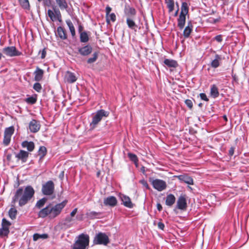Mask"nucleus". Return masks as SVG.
<instances>
[{
	"label": "nucleus",
	"instance_id": "f257e3e1",
	"mask_svg": "<svg viewBox=\"0 0 249 249\" xmlns=\"http://www.w3.org/2000/svg\"><path fill=\"white\" fill-rule=\"evenodd\" d=\"M35 190L30 185L24 188L20 187L17 189L12 197V203L18 202L19 207H23L27 204L34 197Z\"/></svg>",
	"mask_w": 249,
	"mask_h": 249
},
{
	"label": "nucleus",
	"instance_id": "f03ea898",
	"mask_svg": "<svg viewBox=\"0 0 249 249\" xmlns=\"http://www.w3.org/2000/svg\"><path fill=\"white\" fill-rule=\"evenodd\" d=\"M66 204L67 201L66 200L55 205L50 203L38 212V216L41 218L49 216L50 219H53L61 213Z\"/></svg>",
	"mask_w": 249,
	"mask_h": 249
},
{
	"label": "nucleus",
	"instance_id": "7ed1b4c3",
	"mask_svg": "<svg viewBox=\"0 0 249 249\" xmlns=\"http://www.w3.org/2000/svg\"><path fill=\"white\" fill-rule=\"evenodd\" d=\"M89 245V236L87 234L82 233L76 238L72 249H86Z\"/></svg>",
	"mask_w": 249,
	"mask_h": 249
},
{
	"label": "nucleus",
	"instance_id": "20e7f679",
	"mask_svg": "<svg viewBox=\"0 0 249 249\" xmlns=\"http://www.w3.org/2000/svg\"><path fill=\"white\" fill-rule=\"evenodd\" d=\"M109 115V112L104 109L98 110L96 114L93 116L92 120L90 123V129H94L101 121L104 117H107Z\"/></svg>",
	"mask_w": 249,
	"mask_h": 249
},
{
	"label": "nucleus",
	"instance_id": "39448f33",
	"mask_svg": "<svg viewBox=\"0 0 249 249\" xmlns=\"http://www.w3.org/2000/svg\"><path fill=\"white\" fill-rule=\"evenodd\" d=\"M2 52L4 54L8 57H15L20 56L22 53L17 50L15 46H8L3 48Z\"/></svg>",
	"mask_w": 249,
	"mask_h": 249
},
{
	"label": "nucleus",
	"instance_id": "423d86ee",
	"mask_svg": "<svg viewBox=\"0 0 249 249\" xmlns=\"http://www.w3.org/2000/svg\"><path fill=\"white\" fill-rule=\"evenodd\" d=\"M149 181L153 188L159 192L164 190L167 187L166 182L162 179L150 178Z\"/></svg>",
	"mask_w": 249,
	"mask_h": 249
},
{
	"label": "nucleus",
	"instance_id": "0eeeda50",
	"mask_svg": "<svg viewBox=\"0 0 249 249\" xmlns=\"http://www.w3.org/2000/svg\"><path fill=\"white\" fill-rule=\"evenodd\" d=\"M109 242L108 236L105 233L99 232L95 236L93 243L97 245H107Z\"/></svg>",
	"mask_w": 249,
	"mask_h": 249
},
{
	"label": "nucleus",
	"instance_id": "6e6552de",
	"mask_svg": "<svg viewBox=\"0 0 249 249\" xmlns=\"http://www.w3.org/2000/svg\"><path fill=\"white\" fill-rule=\"evenodd\" d=\"M54 191V184L53 181L49 180L42 185L41 191L43 195L50 196L53 194Z\"/></svg>",
	"mask_w": 249,
	"mask_h": 249
},
{
	"label": "nucleus",
	"instance_id": "1a4fd4ad",
	"mask_svg": "<svg viewBox=\"0 0 249 249\" xmlns=\"http://www.w3.org/2000/svg\"><path fill=\"white\" fill-rule=\"evenodd\" d=\"M92 51V48L91 46L89 45H87L81 47H79L78 48V52L82 56H87L89 55L91 53Z\"/></svg>",
	"mask_w": 249,
	"mask_h": 249
},
{
	"label": "nucleus",
	"instance_id": "9d476101",
	"mask_svg": "<svg viewBox=\"0 0 249 249\" xmlns=\"http://www.w3.org/2000/svg\"><path fill=\"white\" fill-rule=\"evenodd\" d=\"M40 125L39 123L36 120H32L29 123V128L32 133H36L40 129Z\"/></svg>",
	"mask_w": 249,
	"mask_h": 249
},
{
	"label": "nucleus",
	"instance_id": "9b49d317",
	"mask_svg": "<svg viewBox=\"0 0 249 249\" xmlns=\"http://www.w3.org/2000/svg\"><path fill=\"white\" fill-rule=\"evenodd\" d=\"M112 9L109 6H107L106 8V20L107 23H109L110 21L114 22L116 20V15L114 13L110 14Z\"/></svg>",
	"mask_w": 249,
	"mask_h": 249
},
{
	"label": "nucleus",
	"instance_id": "f8f14e48",
	"mask_svg": "<svg viewBox=\"0 0 249 249\" xmlns=\"http://www.w3.org/2000/svg\"><path fill=\"white\" fill-rule=\"evenodd\" d=\"M104 204L106 206L114 207L117 204V200L115 196H109L104 198Z\"/></svg>",
	"mask_w": 249,
	"mask_h": 249
},
{
	"label": "nucleus",
	"instance_id": "ddd939ff",
	"mask_svg": "<svg viewBox=\"0 0 249 249\" xmlns=\"http://www.w3.org/2000/svg\"><path fill=\"white\" fill-rule=\"evenodd\" d=\"M124 13L127 18H133L136 14V10L129 5H125L124 9Z\"/></svg>",
	"mask_w": 249,
	"mask_h": 249
},
{
	"label": "nucleus",
	"instance_id": "4468645a",
	"mask_svg": "<svg viewBox=\"0 0 249 249\" xmlns=\"http://www.w3.org/2000/svg\"><path fill=\"white\" fill-rule=\"evenodd\" d=\"M29 155L28 152L20 150L19 153L16 155V158L18 160H21L23 162H25L27 160Z\"/></svg>",
	"mask_w": 249,
	"mask_h": 249
},
{
	"label": "nucleus",
	"instance_id": "2eb2a0df",
	"mask_svg": "<svg viewBox=\"0 0 249 249\" xmlns=\"http://www.w3.org/2000/svg\"><path fill=\"white\" fill-rule=\"evenodd\" d=\"M120 198L124 206L129 208H132L133 207V205L130 200V198L128 196L121 194L120 195Z\"/></svg>",
	"mask_w": 249,
	"mask_h": 249
},
{
	"label": "nucleus",
	"instance_id": "dca6fc26",
	"mask_svg": "<svg viewBox=\"0 0 249 249\" xmlns=\"http://www.w3.org/2000/svg\"><path fill=\"white\" fill-rule=\"evenodd\" d=\"M177 207L180 210H185L187 207L186 200L184 196H181L177 201Z\"/></svg>",
	"mask_w": 249,
	"mask_h": 249
},
{
	"label": "nucleus",
	"instance_id": "f3484780",
	"mask_svg": "<svg viewBox=\"0 0 249 249\" xmlns=\"http://www.w3.org/2000/svg\"><path fill=\"white\" fill-rule=\"evenodd\" d=\"M21 146L23 148H26L29 152H32L35 149V144L33 142H28L27 141H23L21 143Z\"/></svg>",
	"mask_w": 249,
	"mask_h": 249
},
{
	"label": "nucleus",
	"instance_id": "a211bd4d",
	"mask_svg": "<svg viewBox=\"0 0 249 249\" xmlns=\"http://www.w3.org/2000/svg\"><path fill=\"white\" fill-rule=\"evenodd\" d=\"M181 181L184 182L188 184H193V178L187 175H179L177 177Z\"/></svg>",
	"mask_w": 249,
	"mask_h": 249
},
{
	"label": "nucleus",
	"instance_id": "6ab92c4d",
	"mask_svg": "<svg viewBox=\"0 0 249 249\" xmlns=\"http://www.w3.org/2000/svg\"><path fill=\"white\" fill-rule=\"evenodd\" d=\"M193 25L191 21H189L187 23V25L183 31V36L185 38H188L189 37L191 33L193 30Z\"/></svg>",
	"mask_w": 249,
	"mask_h": 249
},
{
	"label": "nucleus",
	"instance_id": "aec40b11",
	"mask_svg": "<svg viewBox=\"0 0 249 249\" xmlns=\"http://www.w3.org/2000/svg\"><path fill=\"white\" fill-rule=\"evenodd\" d=\"M65 80L69 83H72L75 82L77 78L75 74L70 71H67L65 75Z\"/></svg>",
	"mask_w": 249,
	"mask_h": 249
},
{
	"label": "nucleus",
	"instance_id": "412c9836",
	"mask_svg": "<svg viewBox=\"0 0 249 249\" xmlns=\"http://www.w3.org/2000/svg\"><path fill=\"white\" fill-rule=\"evenodd\" d=\"M44 74V71L37 67L36 70L34 72V79L36 81H40L42 80Z\"/></svg>",
	"mask_w": 249,
	"mask_h": 249
},
{
	"label": "nucleus",
	"instance_id": "4be33fe9",
	"mask_svg": "<svg viewBox=\"0 0 249 249\" xmlns=\"http://www.w3.org/2000/svg\"><path fill=\"white\" fill-rule=\"evenodd\" d=\"M126 22L129 28L135 31H136L138 27L134 20L133 18H127Z\"/></svg>",
	"mask_w": 249,
	"mask_h": 249
},
{
	"label": "nucleus",
	"instance_id": "5701e85b",
	"mask_svg": "<svg viewBox=\"0 0 249 249\" xmlns=\"http://www.w3.org/2000/svg\"><path fill=\"white\" fill-rule=\"evenodd\" d=\"M58 36L62 40H65L67 38V34L65 30L61 26H59L57 29Z\"/></svg>",
	"mask_w": 249,
	"mask_h": 249
},
{
	"label": "nucleus",
	"instance_id": "b1692460",
	"mask_svg": "<svg viewBox=\"0 0 249 249\" xmlns=\"http://www.w3.org/2000/svg\"><path fill=\"white\" fill-rule=\"evenodd\" d=\"M56 3L61 10H66L68 7L67 0H55Z\"/></svg>",
	"mask_w": 249,
	"mask_h": 249
},
{
	"label": "nucleus",
	"instance_id": "393cba45",
	"mask_svg": "<svg viewBox=\"0 0 249 249\" xmlns=\"http://www.w3.org/2000/svg\"><path fill=\"white\" fill-rule=\"evenodd\" d=\"M186 16L179 15L178 18V27L180 30H182L184 28Z\"/></svg>",
	"mask_w": 249,
	"mask_h": 249
},
{
	"label": "nucleus",
	"instance_id": "a878e982",
	"mask_svg": "<svg viewBox=\"0 0 249 249\" xmlns=\"http://www.w3.org/2000/svg\"><path fill=\"white\" fill-rule=\"evenodd\" d=\"M176 198L175 196L172 194L168 195L166 197L165 203L168 206H172L175 203Z\"/></svg>",
	"mask_w": 249,
	"mask_h": 249
},
{
	"label": "nucleus",
	"instance_id": "bb28decb",
	"mask_svg": "<svg viewBox=\"0 0 249 249\" xmlns=\"http://www.w3.org/2000/svg\"><path fill=\"white\" fill-rule=\"evenodd\" d=\"M164 63L169 67L176 68L178 66L177 61L172 59H165Z\"/></svg>",
	"mask_w": 249,
	"mask_h": 249
},
{
	"label": "nucleus",
	"instance_id": "cd10ccee",
	"mask_svg": "<svg viewBox=\"0 0 249 249\" xmlns=\"http://www.w3.org/2000/svg\"><path fill=\"white\" fill-rule=\"evenodd\" d=\"M14 204L12 205V207L10 208L8 212L9 216L12 219H15L17 214V210L15 208Z\"/></svg>",
	"mask_w": 249,
	"mask_h": 249
},
{
	"label": "nucleus",
	"instance_id": "c85d7f7f",
	"mask_svg": "<svg viewBox=\"0 0 249 249\" xmlns=\"http://www.w3.org/2000/svg\"><path fill=\"white\" fill-rule=\"evenodd\" d=\"M211 95L214 98H216L219 95L218 88L215 85L212 86L211 88Z\"/></svg>",
	"mask_w": 249,
	"mask_h": 249
},
{
	"label": "nucleus",
	"instance_id": "c756f323",
	"mask_svg": "<svg viewBox=\"0 0 249 249\" xmlns=\"http://www.w3.org/2000/svg\"><path fill=\"white\" fill-rule=\"evenodd\" d=\"M188 4L185 2H182V4H181V12H180L179 15H184V16H186V15L188 14Z\"/></svg>",
	"mask_w": 249,
	"mask_h": 249
},
{
	"label": "nucleus",
	"instance_id": "7c9ffc66",
	"mask_svg": "<svg viewBox=\"0 0 249 249\" xmlns=\"http://www.w3.org/2000/svg\"><path fill=\"white\" fill-rule=\"evenodd\" d=\"M66 22L68 26L69 27V30L71 32L72 36V37L75 36V28H74V27L72 22L70 19H68L66 21Z\"/></svg>",
	"mask_w": 249,
	"mask_h": 249
},
{
	"label": "nucleus",
	"instance_id": "2f4dec72",
	"mask_svg": "<svg viewBox=\"0 0 249 249\" xmlns=\"http://www.w3.org/2000/svg\"><path fill=\"white\" fill-rule=\"evenodd\" d=\"M87 216L90 219H94L96 218H99L101 215V213L100 212H96L94 211L88 212L86 213Z\"/></svg>",
	"mask_w": 249,
	"mask_h": 249
},
{
	"label": "nucleus",
	"instance_id": "473e14b6",
	"mask_svg": "<svg viewBox=\"0 0 249 249\" xmlns=\"http://www.w3.org/2000/svg\"><path fill=\"white\" fill-rule=\"evenodd\" d=\"M221 57L219 55H215L214 59L211 62V66L214 68H217L219 66V61Z\"/></svg>",
	"mask_w": 249,
	"mask_h": 249
},
{
	"label": "nucleus",
	"instance_id": "72a5a7b5",
	"mask_svg": "<svg viewBox=\"0 0 249 249\" xmlns=\"http://www.w3.org/2000/svg\"><path fill=\"white\" fill-rule=\"evenodd\" d=\"M80 40L82 43H86L89 40V36L86 32H83L80 34Z\"/></svg>",
	"mask_w": 249,
	"mask_h": 249
},
{
	"label": "nucleus",
	"instance_id": "f704fd0d",
	"mask_svg": "<svg viewBox=\"0 0 249 249\" xmlns=\"http://www.w3.org/2000/svg\"><path fill=\"white\" fill-rule=\"evenodd\" d=\"M165 3L167 5V7L168 9L169 13L172 12L174 9V0H165Z\"/></svg>",
	"mask_w": 249,
	"mask_h": 249
},
{
	"label": "nucleus",
	"instance_id": "c9c22d12",
	"mask_svg": "<svg viewBox=\"0 0 249 249\" xmlns=\"http://www.w3.org/2000/svg\"><path fill=\"white\" fill-rule=\"evenodd\" d=\"M47 200V199L45 197H43L39 199L38 201H37L36 204V207L38 209H41L44 206Z\"/></svg>",
	"mask_w": 249,
	"mask_h": 249
},
{
	"label": "nucleus",
	"instance_id": "e433bc0d",
	"mask_svg": "<svg viewBox=\"0 0 249 249\" xmlns=\"http://www.w3.org/2000/svg\"><path fill=\"white\" fill-rule=\"evenodd\" d=\"M98 53L97 52L94 53L93 54H92V57L90 58H89L88 59V60H87L88 63L91 64V63L95 62L96 61V60L98 58Z\"/></svg>",
	"mask_w": 249,
	"mask_h": 249
},
{
	"label": "nucleus",
	"instance_id": "4c0bfd02",
	"mask_svg": "<svg viewBox=\"0 0 249 249\" xmlns=\"http://www.w3.org/2000/svg\"><path fill=\"white\" fill-rule=\"evenodd\" d=\"M20 5L24 9L29 8L30 4L28 0H18Z\"/></svg>",
	"mask_w": 249,
	"mask_h": 249
},
{
	"label": "nucleus",
	"instance_id": "58836bf2",
	"mask_svg": "<svg viewBox=\"0 0 249 249\" xmlns=\"http://www.w3.org/2000/svg\"><path fill=\"white\" fill-rule=\"evenodd\" d=\"M14 127L13 126H10L6 128L4 131V134L12 137L14 132Z\"/></svg>",
	"mask_w": 249,
	"mask_h": 249
},
{
	"label": "nucleus",
	"instance_id": "ea45409f",
	"mask_svg": "<svg viewBox=\"0 0 249 249\" xmlns=\"http://www.w3.org/2000/svg\"><path fill=\"white\" fill-rule=\"evenodd\" d=\"M53 12L56 17V20L57 19L59 21L61 20V15L60 10L58 8H56V7H53Z\"/></svg>",
	"mask_w": 249,
	"mask_h": 249
},
{
	"label": "nucleus",
	"instance_id": "a19ab883",
	"mask_svg": "<svg viewBox=\"0 0 249 249\" xmlns=\"http://www.w3.org/2000/svg\"><path fill=\"white\" fill-rule=\"evenodd\" d=\"M11 223L7 220L5 218H3L2 220V227L9 230V227L11 226Z\"/></svg>",
	"mask_w": 249,
	"mask_h": 249
},
{
	"label": "nucleus",
	"instance_id": "79ce46f5",
	"mask_svg": "<svg viewBox=\"0 0 249 249\" xmlns=\"http://www.w3.org/2000/svg\"><path fill=\"white\" fill-rule=\"evenodd\" d=\"M47 153V150L45 146H40L38 154L41 156V158L44 157Z\"/></svg>",
	"mask_w": 249,
	"mask_h": 249
},
{
	"label": "nucleus",
	"instance_id": "37998d69",
	"mask_svg": "<svg viewBox=\"0 0 249 249\" xmlns=\"http://www.w3.org/2000/svg\"><path fill=\"white\" fill-rule=\"evenodd\" d=\"M11 137L4 134L3 143L4 145L7 146L10 142Z\"/></svg>",
	"mask_w": 249,
	"mask_h": 249
},
{
	"label": "nucleus",
	"instance_id": "c03bdc74",
	"mask_svg": "<svg viewBox=\"0 0 249 249\" xmlns=\"http://www.w3.org/2000/svg\"><path fill=\"white\" fill-rule=\"evenodd\" d=\"M48 15L51 19L52 21H54L56 20V17L53 12V11H52L50 9L48 10Z\"/></svg>",
	"mask_w": 249,
	"mask_h": 249
},
{
	"label": "nucleus",
	"instance_id": "a18cd8bd",
	"mask_svg": "<svg viewBox=\"0 0 249 249\" xmlns=\"http://www.w3.org/2000/svg\"><path fill=\"white\" fill-rule=\"evenodd\" d=\"M9 233V230L5 229L2 227L0 229V236H6Z\"/></svg>",
	"mask_w": 249,
	"mask_h": 249
},
{
	"label": "nucleus",
	"instance_id": "49530a36",
	"mask_svg": "<svg viewBox=\"0 0 249 249\" xmlns=\"http://www.w3.org/2000/svg\"><path fill=\"white\" fill-rule=\"evenodd\" d=\"M128 157L131 160L133 161L135 163H137L138 161V159L137 156L135 154L129 153Z\"/></svg>",
	"mask_w": 249,
	"mask_h": 249
},
{
	"label": "nucleus",
	"instance_id": "de8ad7c7",
	"mask_svg": "<svg viewBox=\"0 0 249 249\" xmlns=\"http://www.w3.org/2000/svg\"><path fill=\"white\" fill-rule=\"evenodd\" d=\"M34 89L37 92H40L42 89L41 85L39 83H36L34 85Z\"/></svg>",
	"mask_w": 249,
	"mask_h": 249
},
{
	"label": "nucleus",
	"instance_id": "09e8293b",
	"mask_svg": "<svg viewBox=\"0 0 249 249\" xmlns=\"http://www.w3.org/2000/svg\"><path fill=\"white\" fill-rule=\"evenodd\" d=\"M26 101L28 103H29L31 104H34L36 102V99L35 97L32 96V97L27 98L26 99Z\"/></svg>",
	"mask_w": 249,
	"mask_h": 249
},
{
	"label": "nucleus",
	"instance_id": "8fccbe9b",
	"mask_svg": "<svg viewBox=\"0 0 249 249\" xmlns=\"http://www.w3.org/2000/svg\"><path fill=\"white\" fill-rule=\"evenodd\" d=\"M39 2L42 1L44 6H50L52 3V0H37Z\"/></svg>",
	"mask_w": 249,
	"mask_h": 249
},
{
	"label": "nucleus",
	"instance_id": "3c124183",
	"mask_svg": "<svg viewBox=\"0 0 249 249\" xmlns=\"http://www.w3.org/2000/svg\"><path fill=\"white\" fill-rule=\"evenodd\" d=\"M185 104L187 105V106L190 108H192V107H193V102L191 100H186L185 101Z\"/></svg>",
	"mask_w": 249,
	"mask_h": 249
},
{
	"label": "nucleus",
	"instance_id": "603ef678",
	"mask_svg": "<svg viewBox=\"0 0 249 249\" xmlns=\"http://www.w3.org/2000/svg\"><path fill=\"white\" fill-rule=\"evenodd\" d=\"M141 183L147 189H149V185L145 180H142L140 181Z\"/></svg>",
	"mask_w": 249,
	"mask_h": 249
},
{
	"label": "nucleus",
	"instance_id": "864d4df0",
	"mask_svg": "<svg viewBox=\"0 0 249 249\" xmlns=\"http://www.w3.org/2000/svg\"><path fill=\"white\" fill-rule=\"evenodd\" d=\"M200 98L203 100H204L205 101H209V99L208 98H207L206 95L205 93H201L200 94Z\"/></svg>",
	"mask_w": 249,
	"mask_h": 249
},
{
	"label": "nucleus",
	"instance_id": "5fc2aeb1",
	"mask_svg": "<svg viewBox=\"0 0 249 249\" xmlns=\"http://www.w3.org/2000/svg\"><path fill=\"white\" fill-rule=\"evenodd\" d=\"M214 39L215 40H216L217 42H221L222 41V35H217L215 37H214Z\"/></svg>",
	"mask_w": 249,
	"mask_h": 249
},
{
	"label": "nucleus",
	"instance_id": "6e6d98bb",
	"mask_svg": "<svg viewBox=\"0 0 249 249\" xmlns=\"http://www.w3.org/2000/svg\"><path fill=\"white\" fill-rule=\"evenodd\" d=\"M158 228L161 230H164V224L161 222H159L158 223Z\"/></svg>",
	"mask_w": 249,
	"mask_h": 249
},
{
	"label": "nucleus",
	"instance_id": "4d7b16f0",
	"mask_svg": "<svg viewBox=\"0 0 249 249\" xmlns=\"http://www.w3.org/2000/svg\"><path fill=\"white\" fill-rule=\"evenodd\" d=\"M40 238V234L38 233H35L33 235V240L36 241L38 239Z\"/></svg>",
	"mask_w": 249,
	"mask_h": 249
},
{
	"label": "nucleus",
	"instance_id": "13d9d810",
	"mask_svg": "<svg viewBox=\"0 0 249 249\" xmlns=\"http://www.w3.org/2000/svg\"><path fill=\"white\" fill-rule=\"evenodd\" d=\"M234 148L233 147H231L230 150H229V155L231 156H232L234 154Z\"/></svg>",
	"mask_w": 249,
	"mask_h": 249
},
{
	"label": "nucleus",
	"instance_id": "bf43d9fd",
	"mask_svg": "<svg viewBox=\"0 0 249 249\" xmlns=\"http://www.w3.org/2000/svg\"><path fill=\"white\" fill-rule=\"evenodd\" d=\"M77 212V208H75L73 210L71 213L70 215L71 217H73L76 214Z\"/></svg>",
	"mask_w": 249,
	"mask_h": 249
},
{
	"label": "nucleus",
	"instance_id": "052dcab7",
	"mask_svg": "<svg viewBox=\"0 0 249 249\" xmlns=\"http://www.w3.org/2000/svg\"><path fill=\"white\" fill-rule=\"evenodd\" d=\"M46 51L45 49H43L42 52H41V58H44L45 56H46Z\"/></svg>",
	"mask_w": 249,
	"mask_h": 249
},
{
	"label": "nucleus",
	"instance_id": "680f3d73",
	"mask_svg": "<svg viewBox=\"0 0 249 249\" xmlns=\"http://www.w3.org/2000/svg\"><path fill=\"white\" fill-rule=\"evenodd\" d=\"M71 221H72V218L71 217H67L65 219V221L66 223L71 222Z\"/></svg>",
	"mask_w": 249,
	"mask_h": 249
},
{
	"label": "nucleus",
	"instance_id": "e2e57ef3",
	"mask_svg": "<svg viewBox=\"0 0 249 249\" xmlns=\"http://www.w3.org/2000/svg\"><path fill=\"white\" fill-rule=\"evenodd\" d=\"M40 238L42 239H46L48 238V235L47 234H40Z\"/></svg>",
	"mask_w": 249,
	"mask_h": 249
},
{
	"label": "nucleus",
	"instance_id": "0e129e2a",
	"mask_svg": "<svg viewBox=\"0 0 249 249\" xmlns=\"http://www.w3.org/2000/svg\"><path fill=\"white\" fill-rule=\"evenodd\" d=\"M157 209L159 211H161L162 209V206L161 205V204L160 203H158L157 204Z\"/></svg>",
	"mask_w": 249,
	"mask_h": 249
},
{
	"label": "nucleus",
	"instance_id": "69168bd1",
	"mask_svg": "<svg viewBox=\"0 0 249 249\" xmlns=\"http://www.w3.org/2000/svg\"><path fill=\"white\" fill-rule=\"evenodd\" d=\"M83 30V26L82 25H79L78 27V32L80 33V34H81V33H83V32H82Z\"/></svg>",
	"mask_w": 249,
	"mask_h": 249
},
{
	"label": "nucleus",
	"instance_id": "338daca9",
	"mask_svg": "<svg viewBox=\"0 0 249 249\" xmlns=\"http://www.w3.org/2000/svg\"><path fill=\"white\" fill-rule=\"evenodd\" d=\"M218 21H219L218 18H216V19L213 18L212 20V22H214V23H216V22H218Z\"/></svg>",
	"mask_w": 249,
	"mask_h": 249
},
{
	"label": "nucleus",
	"instance_id": "774afa93",
	"mask_svg": "<svg viewBox=\"0 0 249 249\" xmlns=\"http://www.w3.org/2000/svg\"><path fill=\"white\" fill-rule=\"evenodd\" d=\"M178 10H179V9H178H178H177V10L176 11V12L175 13V14H174V16H175V17H176V16H178Z\"/></svg>",
	"mask_w": 249,
	"mask_h": 249
}]
</instances>
